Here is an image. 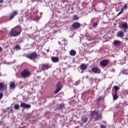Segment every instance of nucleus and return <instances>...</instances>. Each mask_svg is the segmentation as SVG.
Listing matches in <instances>:
<instances>
[{
  "label": "nucleus",
  "instance_id": "2",
  "mask_svg": "<svg viewBox=\"0 0 128 128\" xmlns=\"http://www.w3.org/2000/svg\"><path fill=\"white\" fill-rule=\"evenodd\" d=\"M90 120H94V122L96 120H100L102 118V115L98 114L97 111H91L90 114Z\"/></svg>",
  "mask_w": 128,
  "mask_h": 128
},
{
  "label": "nucleus",
  "instance_id": "32",
  "mask_svg": "<svg viewBox=\"0 0 128 128\" xmlns=\"http://www.w3.org/2000/svg\"><path fill=\"white\" fill-rule=\"evenodd\" d=\"M110 72H116V70H114V68H112L110 70Z\"/></svg>",
  "mask_w": 128,
  "mask_h": 128
},
{
  "label": "nucleus",
  "instance_id": "27",
  "mask_svg": "<svg viewBox=\"0 0 128 128\" xmlns=\"http://www.w3.org/2000/svg\"><path fill=\"white\" fill-rule=\"evenodd\" d=\"M4 84L3 83L0 82V90H2V88H4Z\"/></svg>",
  "mask_w": 128,
  "mask_h": 128
},
{
  "label": "nucleus",
  "instance_id": "18",
  "mask_svg": "<svg viewBox=\"0 0 128 128\" xmlns=\"http://www.w3.org/2000/svg\"><path fill=\"white\" fill-rule=\"evenodd\" d=\"M122 28H123L124 32H126V30L128 28V24L127 22H124L122 24Z\"/></svg>",
  "mask_w": 128,
  "mask_h": 128
},
{
  "label": "nucleus",
  "instance_id": "24",
  "mask_svg": "<svg viewBox=\"0 0 128 128\" xmlns=\"http://www.w3.org/2000/svg\"><path fill=\"white\" fill-rule=\"evenodd\" d=\"M72 18L74 20H78L80 18L78 16V15H74L72 16Z\"/></svg>",
  "mask_w": 128,
  "mask_h": 128
},
{
  "label": "nucleus",
  "instance_id": "8",
  "mask_svg": "<svg viewBox=\"0 0 128 128\" xmlns=\"http://www.w3.org/2000/svg\"><path fill=\"white\" fill-rule=\"evenodd\" d=\"M62 90V85L60 84V82H58L56 86V90L54 91V94H56L60 92Z\"/></svg>",
  "mask_w": 128,
  "mask_h": 128
},
{
  "label": "nucleus",
  "instance_id": "33",
  "mask_svg": "<svg viewBox=\"0 0 128 128\" xmlns=\"http://www.w3.org/2000/svg\"><path fill=\"white\" fill-rule=\"evenodd\" d=\"M100 128H106V126L104 125H100Z\"/></svg>",
  "mask_w": 128,
  "mask_h": 128
},
{
  "label": "nucleus",
  "instance_id": "31",
  "mask_svg": "<svg viewBox=\"0 0 128 128\" xmlns=\"http://www.w3.org/2000/svg\"><path fill=\"white\" fill-rule=\"evenodd\" d=\"M98 26V23H96V22L94 23V24H92L93 28H96V26Z\"/></svg>",
  "mask_w": 128,
  "mask_h": 128
},
{
  "label": "nucleus",
  "instance_id": "26",
  "mask_svg": "<svg viewBox=\"0 0 128 128\" xmlns=\"http://www.w3.org/2000/svg\"><path fill=\"white\" fill-rule=\"evenodd\" d=\"M14 50H20V45H16Z\"/></svg>",
  "mask_w": 128,
  "mask_h": 128
},
{
  "label": "nucleus",
  "instance_id": "5",
  "mask_svg": "<svg viewBox=\"0 0 128 128\" xmlns=\"http://www.w3.org/2000/svg\"><path fill=\"white\" fill-rule=\"evenodd\" d=\"M44 68L46 70H48V68H52V64H42L40 66V70H44Z\"/></svg>",
  "mask_w": 128,
  "mask_h": 128
},
{
  "label": "nucleus",
  "instance_id": "30",
  "mask_svg": "<svg viewBox=\"0 0 128 128\" xmlns=\"http://www.w3.org/2000/svg\"><path fill=\"white\" fill-rule=\"evenodd\" d=\"M2 96H4V94L2 92H0V100H2Z\"/></svg>",
  "mask_w": 128,
  "mask_h": 128
},
{
  "label": "nucleus",
  "instance_id": "14",
  "mask_svg": "<svg viewBox=\"0 0 128 128\" xmlns=\"http://www.w3.org/2000/svg\"><path fill=\"white\" fill-rule=\"evenodd\" d=\"M122 42L118 40H115L113 42V44L115 46H122Z\"/></svg>",
  "mask_w": 128,
  "mask_h": 128
},
{
  "label": "nucleus",
  "instance_id": "16",
  "mask_svg": "<svg viewBox=\"0 0 128 128\" xmlns=\"http://www.w3.org/2000/svg\"><path fill=\"white\" fill-rule=\"evenodd\" d=\"M88 118L86 116L84 115L81 117V120H82L84 124H86L88 122Z\"/></svg>",
  "mask_w": 128,
  "mask_h": 128
},
{
  "label": "nucleus",
  "instance_id": "39",
  "mask_svg": "<svg viewBox=\"0 0 128 128\" xmlns=\"http://www.w3.org/2000/svg\"><path fill=\"white\" fill-rule=\"evenodd\" d=\"M58 42L59 44H60L61 43L60 42Z\"/></svg>",
  "mask_w": 128,
  "mask_h": 128
},
{
  "label": "nucleus",
  "instance_id": "41",
  "mask_svg": "<svg viewBox=\"0 0 128 128\" xmlns=\"http://www.w3.org/2000/svg\"><path fill=\"white\" fill-rule=\"evenodd\" d=\"M82 72H82H82H82Z\"/></svg>",
  "mask_w": 128,
  "mask_h": 128
},
{
  "label": "nucleus",
  "instance_id": "20",
  "mask_svg": "<svg viewBox=\"0 0 128 128\" xmlns=\"http://www.w3.org/2000/svg\"><path fill=\"white\" fill-rule=\"evenodd\" d=\"M10 87L12 90H14L16 88V83L14 82H11L10 84Z\"/></svg>",
  "mask_w": 128,
  "mask_h": 128
},
{
  "label": "nucleus",
  "instance_id": "13",
  "mask_svg": "<svg viewBox=\"0 0 128 128\" xmlns=\"http://www.w3.org/2000/svg\"><path fill=\"white\" fill-rule=\"evenodd\" d=\"M92 72H94V74H100V72H102L100 68L98 67H94L92 68Z\"/></svg>",
  "mask_w": 128,
  "mask_h": 128
},
{
  "label": "nucleus",
  "instance_id": "23",
  "mask_svg": "<svg viewBox=\"0 0 128 128\" xmlns=\"http://www.w3.org/2000/svg\"><path fill=\"white\" fill-rule=\"evenodd\" d=\"M122 74H126V76H128V69H124L122 71Z\"/></svg>",
  "mask_w": 128,
  "mask_h": 128
},
{
  "label": "nucleus",
  "instance_id": "1",
  "mask_svg": "<svg viewBox=\"0 0 128 128\" xmlns=\"http://www.w3.org/2000/svg\"><path fill=\"white\" fill-rule=\"evenodd\" d=\"M20 30H22V29L20 26H16L11 29L10 32H9V34L10 36H18L20 34Z\"/></svg>",
  "mask_w": 128,
  "mask_h": 128
},
{
  "label": "nucleus",
  "instance_id": "11",
  "mask_svg": "<svg viewBox=\"0 0 128 128\" xmlns=\"http://www.w3.org/2000/svg\"><path fill=\"white\" fill-rule=\"evenodd\" d=\"M20 107L28 110V108H30L32 107V106L30 104H26V103L23 102L20 104Z\"/></svg>",
  "mask_w": 128,
  "mask_h": 128
},
{
  "label": "nucleus",
  "instance_id": "29",
  "mask_svg": "<svg viewBox=\"0 0 128 128\" xmlns=\"http://www.w3.org/2000/svg\"><path fill=\"white\" fill-rule=\"evenodd\" d=\"M78 84H80V80L75 82L74 86H78Z\"/></svg>",
  "mask_w": 128,
  "mask_h": 128
},
{
  "label": "nucleus",
  "instance_id": "15",
  "mask_svg": "<svg viewBox=\"0 0 128 128\" xmlns=\"http://www.w3.org/2000/svg\"><path fill=\"white\" fill-rule=\"evenodd\" d=\"M126 8H128V4H125L124 7L122 8L120 10V11L118 14L117 16H120V14L124 12V10H126Z\"/></svg>",
  "mask_w": 128,
  "mask_h": 128
},
{
  "label": "nucleus",
  "instance_id": "6",
  "mask_svg": "<svg viewBox=\"0 0 128 128\" xmlns=\"http://www.w3.org/2000/svg\"><path fill=\"white\" fill-rule=\"evenodd\" d=\"M80 26H82V24L80 22H76L72 24V28H70V30L72 31L74 30H78V28H80Z\"/></svg>",
  "mask_w": 128,
  "mask_h": 128
},
{
  "label": "nucleus",
  "instance_id": "25",
  "mask_svg": "<svg viewBox=\"0 0 128 128\" xmlns=\"http://www.w3.org/2000/svg\"><path fill=\"white\" fill-rule=\"evenodd\" d=\"M64 108V104H60L58 106V110H62Z\"/></svg>",
  "mask_w": 128,
  "mask_h": 128
},
{
  "label": "nucleus",
  "instance_id": "3",
  "mask_svg": "<svg viewBox=\"0 0 128 128\" xmlns=\"http://www.w3.org/2000/svg\"><path fill=\"white\" fill-rule=\"evenodd\" d=\"M25 56L30 60H34L38 58V54H36V52H33L26 54Z\"/></svg>",
  "mask_w": 128,
  "mask_h": 128
},
{
  "label": "nucleus",
  "instance_id": "35",
  "mask_svg": "<svg viewBox=\"0 0 128 128\" xmlns=\"http://www.w3.org/2000/svg\"><path fill=\"white\" fill-rule=\"evenodd\" d=\"M125 92H126V94H128V90H125Z\"/></svg>",
  "mask_w": 128,
  "mask_h": 128
},
{
  "label": "nucleus",
  "instance_id": "7",
  "mask_svg": "<svg viewBox=\"0 0 128 128\" xmlns=\"http://www.w3.org/2000/svg\"><path fill=\"white\" fill-rule=\"evenodd\" d=\"M108 62H110L108 60H103L100 62V66L104 67L106 66L108 64Z\"/></svg>",
  "mask_w": 128,
  "mask_h": 128
},
{
  "label": "nucleus",
  "instance_id": "19",
  "mask_svg": "<svg viewBox=\"0 0 128 128\" xmlns=\"http://www.w3.org/2000/svg\"><path fill=\"white\" fill-rule=\"evenodd\" d=\"M118 93H115L114 92H112V96L113 98V100H116L118 98Z\"/></svg>",
  "mask_w": 128,
  "mask_h": 128
},
{
  "label": "nucleus",
  "instance_id": "34",
  "mask_svg": "<svg viewBox=\"0 0 128 128\" xmlns=\"http://www.w3.org/2000/svg\"><path fill=\"white\" fill-rule=\"evenodd\" d=\"M10 112H11V113L14 112V111H13L12 109L10 110Z\"/></svg>",
  "mask_w": 128,
  "mask_h": 128
},
{
  "label": "nucleus",
  "instance_id": "21",
  "mask_svg": "<svg viewBox=\"0 0 128 128\" xmlns=\"http://www.w3.org/2000/svg\"><path fill=\"white\" fill-rule=\"evenodd\" d=\"M70 56H74L76 54V51L74 50H72L70 52Z\"/></svg>",
  "mask_w": 128,
  "mask_h": 128
},
{
  "label": "nucleus",
  "instance_id": "36",
  "mask_svg": "<svg viewBox=\"0 0 128 128\" xmlns=\"http://www.w3.org/2000/svg\"><path fill=\"white\" fill-rule=\"evenodd\" d=\"M2 48L0 46V52H2Z\"/></svg>",
  "mask_w": 128,
  "mask_h": 128
},
{
  "label": "nucleus",
  "instance_id": "22",
  "mask_svg": "<svg viewBox=\"0 0 128 128\" xmlns=\"http://www.w3.org/2000/svg\"><path fill=\"white\" fill-rule=\"evenodd\" d=\"M114 92L116 94H118V90H120V86H114Z\"/></svg>",
  "mask_w": 128,
  "mask_h": 128
},
{
  "label": "nucleus",
  "instance_id": "28",
  "mask_svg": "<svg viewBox=\"0 0 128 128\" xmlns=\"http://www.w3.org/2000/svg\"><path fill=\"white\" fill-rule=\"evenodd\" d=\"M14 108L15 110H20V105L18 104H16L14 105Z\"/></svg>",
  "mask_w": 128,
  "mask_h": 128
},
{
  "label": "nucleus",
  "instance_id": "9",
  "mask_svg": "<svg viewBox=\"0 0 128 128\" xmlns=\"http://www.w3.org/2000/svg\"><path fill=\"white\" fill-rule=\"evenodd\" d=\"M18 10H14L13 12L11 13L9 17V19H8L9 20H12V18H14L18 14Z\"/></svg>",
  "mask_w": 128,
  "mask_h": 128
},
{
  "label": "nucleus",
  "instance_id": "38",
  "mask_svg": "<svg viewBox=\"0 0 128 128\" xmlns=\"http://www.w3.org/2000/svg\"><path fill=\"white\" fill-rule=\"evenodd\" d=\"M98 100H102V97H100V98H98Z\"/></svg>",
  "mask_w": 128,
  "mask_h": 128
},
{
  "label": "nucleus",
  "instance_id": "12",
  "mask_svg": "<svg viewBox=\"0 0 128 128\" xmlns=\"http://www.w3.org/2000/svg\"><path fill=\"white\" fill-rule=\"evenodd\" d=\"M117 38H122L124 36V32L122 30H119L118 32L116 34Z\"/></svg>",
  "mask_w": 128,
  "mask_h": 128
},
{
  "label": "nucleus",
  "instance_id": "37",
  "mask_svg": "<svg viewBox=\"0 0 128 128\" xmlns=\"http://www.w3.org/2000/svg\"><path fill=\"white\" fill-rule=\"evenodd\" d=\"M4 2V0H0V4L2 2Z\"/></svg>",
  "mask_w": 128,
  "mask_h": 128
},
{
  "label": "nucleus",
  "instance_id": "4",
  "mask_svg": "<svg viewBox=\"0 0 128 128\" xmlns=\"http://www.w3.org/2000/svg\"><path fill=\"white\" fill-rule=\"evenodd\" d=\"M21 76L22 78H26L30 76V72L28 70L25 69L24 70L21 72Z\"/></svg>",
  "mask_w": 128,
  "mask_h": 128
},
{
  "label": "nucleus",
  "instance_id": "10",
  "mask_svg": "<svg viewBox=\"0 0 128 128\" xmlns=\"http://www.w3.org/2000/svg\"><path fill=\"white\" fill-rule=\"evenodd\" d=\"M79 68L82 72H84V70H86L88 69V64L82 63L80 64Z\"/></svg>",
  "mask_w": 128,
  "mask_h": 128
},
{
  "label": "nucleus",
  "instance_id": "17",
  "mask_svg": "<svg viewBox=\"0 0 128 128\" xmlns=\"http://www.w3.org/2000/svg\"><path fill=\"white\" fill-rule=\"evenodd\" d=\"M51 60L53 62H60V58L56 56H52Z\"/></svg>",
  "mask_w": 128,
  "mask_h": 128
},
{
  "label": "nucleus",
  "instance_id": "40",
  "mask_svg": "<svg viewBox=\"0 0 128 128\" xmlns=\"http://www.w3.org/2000/svg\"><path fill=\"white\" fill-rule=\"evenodd\" d=\"M121 64H122L124 63L123 62H120V63Z\"/></svg>",
  "mask_w": 128,
  "mask_h": 128
}]
</instances>
